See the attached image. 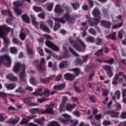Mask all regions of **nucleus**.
Returning a JSON list of instances; mask_svg holds the SVG:
<instances>
[{
    "mask_svg": "<svg viewBox=\"0 0 126 126\" xmlns=\"http://www.w3.org/2000/svg\"><path fill=\"white\" fill-rule=\"evenodd\" d=\"M13 69L14 72H18L19 70H22L19 75L21 82L24 85L26 84L27 82H26V80H25V77H26V74L25 73L26 67H25V64L21 65L20 63H18L15 65Z\"/></svg>",
    "mask_w": 126,
    "mask_h": 126,
    "instance_id": "f257e3e1",
    "label": "nucleus"
},
{
    "mask_svg": "<svg viewBox=\"0 0 126 126\" xmlns=\"http://www.w3.org/2000/svg\"><path fill=\"white\" fill-rule=\"evenodd\" d=\"M11 31L13 33V30L10 28L7 27L6 25L0 26V38H2L5 43V47H6L8 43H10L9 39L7 38L6 35V32H9Z\"/></svg>",
    "mask_w": 126,
    "mask_h": 126,
    "instance_id": "f03ea898",
    "label": "nucleus"
},
{
    "mask_svg": "<svg viewBox=\"0 0 126 126\" xmlns=\"http://www.w3.org/2000/svg\"><path fill=\"white\" fill-rule=\"evenodd\" d=\"M76 39L77 42H78L82 47V48H81L80 46L75 42V41L73 40L72 38H70L69 40L70 43L73 46V48L75 49L78 52H83V50H85L86 49V44L83 42V40L80 39L79 37H76Z\"/></svg>",
    "mask_w": 126,
    "mask_h": 126,
    "instance_id": "7ed1b4c3",
    "label": "nucleus"
},
{
    "mask_svg": "<svg viewBox=\"0 0 126 126\" xmlns=\"http://www.w3.org/2000/svg\"><path fill=\"white\" fill-rule=\"evenodd\" d=\"M100 10L98 8H95L93 10L92 14L94 16V20L95 21V23H90V26H95V25H98L99 24V22H100L101 20V16H100Z\"/></svg>",
    "mask_w": 126,
    "mask_h": 126,
    "instance_id": "20e7f679",
    "label": "nucleus"
},
{
    "mask_svg": "<svg viewBox=\"0 0 126 126\" xmlns=\"http://www.w3.org/2000/svg\"><path fill=\"white\" fill-rule=\"evenodd\" d=\"M4 60H6L8 63L7 66H9V65L11 64V60L10 59V57L6 54L0 56V65L2 63H3V61H4Z\"/></svg>",
    "mask_w": 126,
    "mask_h": 126,
    "instance_id": "39448f33",
    "label": "nucleus"
},
{
    "mask_svg": "<svg viewBox=\"0 0 126 126\" xmlns=\"http://www.w3.org/2000/svg\"><path fill=\"white\" fill-rule=\"evenodd\" d=\"M62 116L63 117H64V118H66V120H65L63 119V118H60L59 119V122H60L61 123H63V125H67V123L69 121V119H71V116H70V115H68L66 113L62 114Z\"/></svg>",
    "mask_w": 126,
    "mask_h": 126,
    "instance_id": "423d86ee",
    "label": "nucleus"
},
{
    "mask_svg": "<svg viewBox=\"0 0 126 126\" xmlns=\"http://www.w3.org/2000/svg\"><path fill=\"white\" fill-rule=\"evenodd\" d=\"M69 14H65L63 18H53V19L57 22L65 23V21H67L69 19Z\"/></svg>",
    "mask_w": 126,
    "mask_h": 126,
    "instance_id": "0eeeda50",
    "label": "nucleus"
},
{
    "mask_svg": "<svg viewBox=\"0 0 126 126\" xmlns=\"http://www.w3.org/2000/svg\"><path fill=\"white\" fill-rule=\"evenodd\" d=\"M45 45L47 46V47H49V48H51L52 50H54V51H60V49L59 48V47L58 46L55 45L53 42L47 40L45 42Z\"/></svg>",
    "mask_w": 126,
    "mask_h": 126,
    "instance_id": "6e6552de",
    "label": "nucleus"
},
{
    "mask_svg": "<svg viewBox=\"0 0 126 126\" xmlns=\"http://www.w3.org/2000/svg\"><path fill=\"white\" fill-rule=\"evenodd\" d=\"M64 78L65 80H69L70 81H72L75 78V76L73 74L70 73H67L64 75Z\"/></svg>",
    "mask_w": 126,
    "mask_h": 126,
    "instance_id": "1a4fd4ad",
    "label": "nucleus"
},
{
    "mask_svg": "<svg viewBox=\"0 0 126 126\" xmlns=\"http://www.w3.org/2000/svg\"><path fill=\"white\" fill-rule=\"evenodd\" d=\"M100 25L102 27H104V28H107V29L111 28V23L106 20L101 21L100 22Z\"/></svg>",
    "mask_w": 126,
    "mask_h": 126,
    "instance_id": "9d476101",
    "label": "nucleus"
},
{
    "mask_svg": "<svg viewBox=\"0 0 126 126\" xmlns=\"http://www.w3.org/2000/svg\"><path fill=\"white\" fill-rule=\"evenodd\" d=\"M40 29L44 31V32H47V33H50V30L47 26H45V23L44 22H40Z\"/></svg>",
    "mask_w": 126,
    "mask_h": 126,
    "instance_id": "9b49d317",
    "label": "nucleus"
},
{
    "mask_svg": "<svg viewBox=\"0 0 126 126\" xmlns=\"http://www.w3.org/2000/svg\"><path fill=\"white\" fill-rule=\"evenodd\" d=\"M106 114L109 115L111 118H118L119 115V112H116L113 110H108L106 111Z\"/></svg>",
    "mask_w": 126,
    "mask_h": 126,
    "instance_id": "f8f14e48",
    "label": "nucleus"
},
{
    "mask_svg": "<svg viewBox=\"0 0 126 126\" xmlns=\"http://www.w3.org/2000/svg\"><path fill=\"white\" fill-rule=\"evenodd\" d=\"M41 114H50V115H54L55 112L53 110V108L48 107L44 110L41 109Z\"/></svg>",
    "mask_w": 126,
    "mask_h": 126,
    "instance_id": "ddd939ff",
    "label": "nucleus"
},
{
    "mask_svg": "<svg viewBox=\"0 0 126 126\" xmlns=\"http://www.w3.org/2000/svg\"><path fill=\"white\" fill-rule=\"evenodd\" d=\"M22 100L23 102H24V103H25V104H26L28 106H37L38 105V104L35 103L34 102L29 103V101L30 100V98L28 97H27L26 98H22Z\"/></svg>",
    "mask_w": 126,
    "mask_h": 126,
    "instance_id": "4468645a",
    "label": "nucleus"
},
{
    "mask_svg": "<svg viewBox=\"0 0 126 126\" xmlns=\"http://www.w3.org/2000/svg\"><path fill=\"white\" fill-rule=\"evenodd\" d=\"M6 78L11 81H17V77L13 75V74L10 73L6 75Z\"/></svg>",
    "mask_w": 126,
    "mask_h": 126,
    "instance_id": "2eb2a0df",
    "label": "nucleus"
},
{
    "mask_svg": "<svg viewBox=\"0 0 126 126\" xmlns=\"http://www.w3.org/2000/svg\"><path fill=\"white\" fill-rule=\"evenodd\" d=\"M29 111L31 114H35L36 113L38 114H42V109L39 108L30 109Z\"/></svg>",
    "mask_w": 126,
    "mask_h": 126,
    "instance_id": "dca6fc26",
    "label": "nucleus"
},
{
    "mask_svg": "<svg viewBox=\"0 0 126 126\" xmlns=\"http://www.w3.org/2000/svg\"><path fill=\"white\" fill-rule=\"evenodd\" d=\"M55 12L56 13H63V10L62 9V6L57 5L56 6L55 8Z\"/></svg>",
    "mask_w": 126,
    "mask_h": 126,
    "instance_id": "f3484780",
    "label": "nucleus"
},
{
    "mask_svg": "<svg viewBox=\"0 0 126 126\" xmlns=\"http://www.w3.org/2000/svg\"><path fill=\"white\" fill-rule=\"evenodd\" d=\"M44 121H45V118L42 117L40 118L35 119L34 120V122L36 123V124H38L40 126H43V123H44Z\"/></svg>",
    "mask_w": 126,
    "mask_h": 126,
    "instance_id": "a211bd4d",
    "label": "nucleus"
},
{
    "mask_svg": "<svg viewBox=\"0 0 126 126\" xmlns=\"http://www.w3.org/2000/svg\"><path fill=\"white\" fill-rule=\"evenodd\" d=\"M117 98V100H120L121 98V92L119 90L117 91L114 94V96L112 97V99L115 101Z\"/></svg>",
    "mask_w": 126,
    "mask_h": 126,
    "instance_id": "6ab92c4d",
    "label": "nucleus"
},
{
    "mask_svg": "<svg viewBox=\"0 0 126 126\" xmlns=\"http://www.w3.org/2000/svg\"><path fill=\"white\" fill-rule=\"evenodd\" d=\"M36 67L37 70L40 72H45L46 71V68L43 66L42 64H38Z\"/></svg>",
    "mask_w": 126,
    "mask_h": 126,
    "instance_id": "aec40b11",
    "label": "nucleus"
},
{
    "mask_svg": "<svg viewBox=\"0 0 126 126\" xmlns=\"http://www.w3.org/2000/svg\"><path fill=\"white\" fill-rule=\"evenodd\" d=\"M65 87V85L64 84H62L54 86V88L55 90H63V89H64Z\"/></svg>",
    "mask_w": 126,
    "mask_h": 126,
    "instance_id": "412c9836",
    "label": "nucleus"
},
{
    "mask_svg": "<svg viewBox=\"0 0 126 126\" xmlns=\"http://www.w3.org/2000/svg\"><path fill=\"white\" fill-rule=\"evenodd\" d=\"M20 120V118L17 117L15 119H11L9 123V124H11L12 125H15L16 124H18Z\"/></svg>",
    "mask_w": 126,
    "mask_h": 126,
    "instance_id": "4be33fe9",
    "label": "nucleus"
},
{
    "mask_svg": "<svg viewBox=\"0 0 126 126\" xmlns=\"http://www.w3.org/2000/svg\"><path fill=\"white\" fill-rule=\"evenodd\" d=\"M8 14L10 18H7L6 19V23H8V24H11V21L12 20V18H13V17H12V14L10 11L8 10Z\"/></svg>",
    "mask_w": 126,
    "mask_h": 126,
    "instance_id": "5701e85b",
    "label": "nucleus"
},
{
    "mask_svg": "<svg viewBox=\"0 0 126 126\" xmlns=\"http://www.w3.org/2000/svg\"><path fill=\"white\" fill-rule=\"evenodd\" d=\"M22 18L23 21L26 22V23H30V19L29 17L27 14H24L22 16Z\"/></svg>",
    "mask_w": 126,
    "mask_h": 126,
    "instance_id": "b1692460",
    "label": "nucleus"
},
{
    "mask_svg": "<svg viewBox=\"0 0 126 126\" xmlns=\"http://www.w3.org/2000/svg\"><path fill=\"white\" fill-rule=\"evenodd\" d=\"M71 71H73L75 73L74 75L75 77L78 76L79 73H80V69L78 68H75L70 70Z\"/></svg>",
    "mask_w": 126,
    "mask_h": 126,
    "instance_id": "393cba45",
    "label": "nucleus"
},
{
    "mask_svg": "<svg viewBox=\"0 0 126 126\" xmlns=\"http://www.w3.org/2000/svg\"><path fill=\"white\" fill-rule=\"evenodd\" d=\"M63 49L64 51H65V53L64 54L63 58H68L70 57V55L69 54V53L67 51V50H66V47L64 46V45L63 46Z\"/></svg>",
    "mask_w": 126,
    "mask_h": 126,
    "instance_id": "a878e982",
    "label": "nucleus"
},
{
    "mask_svg": "<svg viewBox=\"0 0 126 126\" xmlns=\"http://www.w3.org/2000/svg\"><path fill=\"white\" fill-rule=\"evenodd\" d=\"M75 108V104L71 105L69 103H67L66 105V109L67 111H72V109Z\"/></svg>",
    "mask_w": 126,
    "mask_h": 126,
    "instance_id": "bb28decb",
    "label": "nucleus"
},
{
    "mask_svg": "<svg viewBox=\"0 0 126 126\" xmlns=\"http://www.w3.org/2000/svg\"><path fill=\"white\" fill-rule=\"evenodd\" d=\"M13 4L14 5V7H15V8H17V7H19V6H21V5H23V2L20 1H16L13 2Z\"/></svg>",
    "mask_w": 126,
    "mask_h": 126,
    "instance_id": "cd10ccee",
    "label": "nucleus"
},
{
    "mask_svg": "<svg viewBox=\"0 0 126 126\" xmlns=\"http://www.w3.org/2000/svg\"><path fill=\"white\" fill-rule=\"evenodd\" d=\"M12 42L13 44H15V45H18L19 46H21L22 45V43H21V41L18 39V38H14L12 39Z\"/></svg>",
    "mask_w": 126,
    "mask_h": 126,
    "instance_id": "c85d7f7f",
    "label": "nucleus"
},
{
    "mask_svg": "<svg viewBox=\"0 0 126 126\" xmlns=\"http://www.w3.org/2000/svg\"><path fill=\"white\" fill-rule=\"evenodd\" d=\"M20 39L22 41H24L25 39H26V34H25L24 32H23L22 30L20 31V33L19 34Z\"/></svg>",
    "mask_w": 126,
    "mask_h": 126,
    "instance_id": "c756f323",
    "label": "nucleus"
},
{
    "mask_svg": "<svg viewBox=\"0 0 126 126\" xmlns=\"http://www.w3.org/2000/svg\"><path fill=\"white\" fill-rule=\"evenodd\" d=\"M42 92V90L41 89H38L37 90L36 92L32 93V94L34 95V96H43V93H41Z\"/></svg>",
    "mask_w": 126,
    "mask_h": 126,
    "instance_id": "7c9ffc66",
    "label": "nucleus"
},
{
    "mask_svg": "<svg viewBox=\"0 0 126 126\" xmlns=\"http://www.w3.org/2000/svg\"><path fill=\"white\" fill-rule=\"evenodd\" d=\"M71 5L72 6V7L73 8V9L75 10H76V9H78V8L80 6L79 3L78 2H77V1H76L74 3H71Z\"/></svg>",
    "mask_w": 126,
    "mask_h": 126,
    "instance_id": "2f4dec72",
    "label": "nucleus"
},
{
    "mask_svg": "<svg viewBox=\"0 0 126 126\" xmlns=\"http://www.w3.org/2000/svg\"><path fill=\"white\" fill-rule=\"evenodd\" d=\"M59 67L61 69L63 68H64V67H67V63L65 61L62 62L60 63Z\"/></svg>",
    "mask_w": 126,
    "mask_h": 126,
    "instance_id": "473e14b6",
    "label": "nucleus"
},
{
    "mask_svg": "<svg viewBox=\"0 0 126 126\" xmlns=\"http://www.w3.org/2000/svg\"><path fill=\"white\" fill-rule=\"evenodd\" d=\"M69 51L70 53H71V54H72V55H74V57H76L77 58L79 57V54L77 53L76 52H75V51H74V50H73L72 48L69 47Z\"/></svg>",
    "mask_w": 126,
    "mask_h": 126,
    "instance_id": "72a5a7b5",
    "label": "nucleus"
},
{
    "mask_svg": "<svg viewBox=\"0 0 126 126\" xmlns=\"http://www.w3.org/2000/svg\"><path fill=\"white\" fill-rule=\"evenodd\" d=\"M16 86V85L15 84H11L6 85V88L8 90H12V89H14V88H15Z\"/></svg>",
    "mask_w": 126,
    "mask_h": 126,
    "instance_id": "f704fd0d",
    "label": "nucleus"
},
{
    "mask_svg": "<svg viewBox=\"0 0 126 126\" xmlns=\"http://www.w3.org/2000/svg\"><path fill=\"white\" fill-rule=\"evenodd\" d=\"M47 126H61V125L57 121H52L48 124Z\"/></svg>",
    "mask_w": 126,
    "mask_h": 126,
    "instance_id": "c9c22d12",
    "label": "nucleus"
},
{
    "mask_svg": "<svg viewBox=\"0 0 126 126\" xmlns=\"http://www.w3.org/2000/svg\"><path fill=\"white\" fill-rule=\"evenodd\" d=\"M30 82L32 85H36L38 82L35 80V77L34 76H32L30 79Z\"/></svg>",
    "mask_w": 126,
    "mask_h": 126,
    "instance_id": "e433bc0d",
    "label": "nucleus"
},
{
    "mask_svg": "<svg viewBox=\"0 0 126 126\" xmlns=\"http://www.w3.org/2000/svg\"><path fill=\"white\" fill-rule=\"evenodd\" d=\"M44 95L45 97H49L50 95V90L48 89H45L42 93V95Z\"/></svg>",
    "mask_w": 126,
    "mask_h": 126,
    "instance_id": "4c0bfd02",
    "label": "nucleus"
},
{
    "mask_svg": "<svg viewBox=\"0 0 126 126\" xmlns=\"http://www.w3.org/2000/svg\"><path fill=\"white\" fill-rule=\"evenodd\" d=\"M36 50L38 53V54L40 55V57H44V51H43V49L40 47H37L36 48Z\"/></svg>",
    "mask_w": 126,
    "mask_h": 126,
    "instance_id": "58836bf2",
    "label": "nucleus"
},
{
    "mask_svg": "<svg viewBox=\"0 0 126 126\" xmlns=\"http://www.w3.org/2000/svg\"><path fill=\"white\" fill-rule=\"evenodd\" d=\"M13 9L14 10L15 12L18 15H21V13H22V10L18 8L13 7Z\"/></svg>",
    "mask_w": 126,
    "mask_h": 126,
    "instance_id": "ea45409f",
    "label": "nucleus"
},
{
    "mask_svg": "<svg viewBox=\"0 0 126 126\" xmlns=\"http://www.w3.org/2000/svg\"><path fill=\"white\" fill-rule=\"evenodd\" d=\"M32 19V24L33 25H35L36 27H37L38 25H39V23L36 21V18L35 17L33 16H31Z\"/></svg>",
    "mask_w": 126,
    "mask_h": 126,
    "instance_id": "a19ab883",
    "label": "nucleus"
},
{
    "mask_svg": "<svg viewBox=\"0 0 126 126\" xmlns=\"http://www.w3.org/2000/svg\"><path fill=\"white\" fill-rule=\"evenodd\" d=\"M28 122H29V120H28L26 117L23 118L20 122V125H26L28 124Z\"/></svg>",
    "mask_w": 126,
    "mask_h": 126,
    "instance_id": "79ce46f5",
    "label": "nucleus"
},
{
    "mask_svg": "<svg viewBox=\"0 0 126 126\" xmlns=\"http://www.w3.org/2000/svg\"><path fill=\"white\" fill-rule=\"evenodd\" d=\"M118 75V74H116L113 78V80L112 81L113 85H117L118 84V82L117 81V80H118V78H119Z\"/></svg>",
    "mask_w": 126,
    "mask_h": 126,
    "instance_id": "37998d69",
    "label": "nucleus"
},
{
    "mask_svg": "<svg viewBox=\"0 0 126 126\" xmlns=\"http://www.w3.org/2000/svg\"><path fill=\"white\" fill-rule=\"evenodd\" d=\"M86 40L87 42H89L90 43H94V42H95V39H94V37L92 36L87 37L86 38Z\"/></svg>",
    "mask_w": 126,
    "mask_h": 126,
    "instance_id": "c03bdc74",
    "label": "nucleus"
},
{
    "mask_svg": "<svg viewBox=\"0 0 126 126\" xmlns=\"http://www.w3.org/2000/svg\"><path fill=\"white\" fill-rule=\"evenodd\" d=\"M95 42L97 46H100V45H101V43L103 42V39L100 37H97L95 39Z\"/></svg>",
    "mask_w": 126,
    "mask_h": 126,
    "instance_id": "a18cd8bd",
    "label": "nucleus"
},
{
    "mask_svg": "<svg viewBox=\"0 0 126 126\" xmlns=\"http://www.w3.org/2000/svg\"><path fill=\"white\" fill-rule=\"evenodd\" d=\"M54 6V3H47V10L49 11H51L52 9H53V7Z\"/></svg>",
    "mask_w": 126,
    "mask_h": 126,
    "instance_id": "49530a36",
    "label": "nucleus"
},
{
    "mask_svg": "<svg viewBox=\"0 0 126 126\" xmlns=\"http://www.w3.org/2000/svg\"><path fill=\"white\" fill-rule=\"evenodd\" d=\"M65 106V103L63 102H62L60 105V112H63V111H64V107Z\"/></svg>",
    "mask_w": 126,
    "mask_h": 126,
    "instance_id": "de8ad7c7",
    "label": "nucleus"
},
{
    "mask_svg": "<svg viewBox=\"0 0 126 126\" xmlns=\"http://www.w3.org/2000/svg\"><path fill=\"white\" fill-rule=\"evenodd\" d=\"M103 69L106 70V71H109V70H111L112 67L110 65H104L102 66Z\"/></svg>",
    "mask_w": 126,
    "mask_h": 126,
    "instance_id": "09e8293b",
    "label": "nucleus"
},
{
    "mask_svg": "<svg viewBox=\"0 0 126 126\" xmlns=\"http://www.w3.org/2000/svg\"><path fill=\"white\" fill-rule=\"evenodd\" d=\"M8 95V94L5 93H3V92L0 93V97H1V98H3V99H5L6 98H7Z\"/></svg>",
    "mask_w": 126,
    "mask_h": 126,
    "instance_id": "8fccbe9b",
    "label": "nucleus"
},
{
    "mask_svg": "<svg viewBox=\"0 0 126 126\" xmlns=\"http://www.w3.org/2000/svg\"><path fill=\"white\" fill-rule=\"evenodd\" d=\"M33 10L34 11H36V12H38L39 11H42V8L37 6H33Z\"/></svg>",
    "mask_w": 126,
    "mask_h": 126,
    "instance_id": "3c124183",
    "label": "nucleus"
},
{
    "mask_svg": "<svg viewBox=\"0 0 126 126\" xmlns=\"http://www.w3.org/2000/svg\"><path fill=\"white\" fill-rule=\"evenodd\" d=\"M89 32L90 33V34H92V35H96V31L94 30L93 28H90L88 30Z\"/></svg>",
    "mask_w": 126,
    "mask_h": 126,
    "instance_id": "603ef678",
    "label": "nucleus"
},
{
    "mask_svg": "<svg viewBox=\"0 0 126 126\" xmlns=\"http://www.w3.org/2000/svg\"><path fill=\"white\" fill-rule=\"evenodd\" d=\"M10 51L12 54H17V48L16 47H11L10 48Z\"/></svg>",
    "mask_w": 126,
    "mask_h": 126,
    "instance_id": "864d4df0",
    "label": "nucleus"
},
{
    "mask_svg": "<svg viewBox=\"0 0 126 126\" xmlns=\"http://www.w3.org/2000/svg\"><path fill=\"white\" fill-rule=\"evenodd\" d=\"M75 63H76V64H80V65H81V64H82V63H83V62L80 59H76L75 60Z\"/></svg>",
    "mask_w": 126,
    "mask_h": 126,
    "instance_id": "5fc2aeb1",
    "label": "nucleus"
},
{
    "mask_svg": "<svg viewBox=\"0 0 126 126\" xmlns=\"http://www.w3.org/2000/svg\"><path fill=\"white\" fill-rule=\"evenodd\" d=\"M16 92H19V93H25V91L22 87H20L16 90Z\"/></svg>",
    "mask_w": 126,
    "mask_h": 126,
    "instance_id": "6e6d98bb",
    "label": "nucleus"
},
{
    "mask_svg": "<svg viewBox=\"0 0 126 126\" xmlns=\"http://www.w3.org/2000/svg\"><path fill=\"white\" fill-rule=\"evenodd\" d=\"M46 22L49 26L53 28V26H54V22H53V21L52 20L49 19L46 21Z\"/></svg>",
    "mask_w": 126,
    "mask_h": 126,
    "instance_id": "4d7b16f0",
    "label": "nucleus"
},
{
    "mask_svg": "<svg viewBox=\"0 0 126 126\" xmlns=\"http://www.w3.org/2000/svg\"><path fill=\"white\" fill-rule=\"evenodd\" d=\"M61 28V25L60 24H55V26L54 27V31H57V30H58V29H60Z\"/></svg>",
    "mask_w": 126,
    "mask_h": 126,
    "instance_id": "13d9d810",
    "label": "nucleus"
},
{
    "mask_svg": "<svg viewBox=\"0 0 126 126\" xmlns=\"http://www.w3.org/2000/svg\"><path fill=\"white\" fill-rule=\"evenodd\" d=\"M54 76H56V75H53L47 78H45V83H49V82H50V80H51V79L54 78Z\"/></svg>",
    "mask_w": 126,
    "mask_h": 126,
    "instance_id": "bf43d9fd",
    "label": "nucleus"
},
{
    "mask_svg": "<svg viewBox=\"0 0 126 126\" xmlns=\"http://www.w3.org/2000/svg\"><path fill=\"white\" fill-rule=\"evenodd\" d=\"M4 118H6L3 113H0V122H3Z\"/></svg>",
    "mask_w": 126,
    "mask_h": 126,
    "instance_id": "052dcab7",
    "label": "nucleus"
},
{
    "mask_svg": "<svg viewBox=\"0 0 126 126\" xmlns=\"http://www.w3.org/2000/svg\"><path fill=\"white\" fill-rule=\"evenodd\" d=\"M95 55H96L97 56H102L103 55V49H100L97 51V52L95 53Z\"/></svg>",
    "mask_w": 126,
    "mask_h": 126,
    "instance_id": "680f3d73",
    "label": "nucleus"
},
{
    "mask_svg": "<svg viewBox=\"0 0 126 126\" xmlns=\"http://www.w3.org/2000/svg\"><path fill=\"white\" fill-rule=\"evenodd\" d=\"M82 58H83V60H82L83 63H86V62H87V61H88V55H86L85 56H82Z\"/></svg>",
    "mask_w": 126,
    "mask_h": 126,
    "instance_id": "e2e57ef3",
    "label": "nucleus"
},
{
    "mask_svg": "<svg viewBox=\"0 0 126 126\" xmlns=\"http://www.w3.org/2000/svg\"><path fill=\"white\" fill-rule=\"evenodd\" d=\"M27 50L28 54H29V55L33 54V50L31 48L28 47Z\"/></svg>",
    "mask_w": 126,
    "mask_h": 126,
    "instance_id": "0e129e2a",
    "label": "nucleus"
},
{
    "mask_svg": "<svg viewBox=\"0 0 126 126\" xmlns=\"http://www.w3.org/2000/svg\"><path fill=\"white\" fill-rule=\"evenodd\" d=\"M107 73L109 77H112L113 76V75L114 74L113 73V71H112V69H110L109 71H107Z\"/></svg>",
    "mask_w": 126,
    "mask_h": 126,
    "instance_id": "69168bd1",
    "label": "nucleus"
},
{
    "mask_svg": "<svg viewBox=\"0 0 126 126\" xmlns=\"http://www.w3.org/2000/svg\"><path fill=\"white\" fill-rule=\"evenodd\" d=\"M103 124L105 126H110V125H111V122H110L109 121H104L103 122Z\"/></svg>",
    "mask_w": 126,
    "mask_h": 126,
    "instance_id": "338daca9",
    "label": "nucleus"
},
{
    "mask_svg": "<svg viewBox=\"0 0 126 126\" xmlns=\"http://www.w3.org/2000/svg\"><path fill=\"white\" fill-rule=\"evenodd\" d=\"M121 118V119H126V111L122 112Z\"/></svg>",
    "mask_w": 126,
    "mask_h": 126,
    "instance_id": "774afa93",
    "label": "nucleus"
}]
</instances>
